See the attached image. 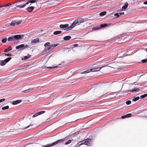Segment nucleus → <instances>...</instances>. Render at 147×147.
<instances>
[{
    "label": "nucleus",
    "mask_w": 147,
    "mask_h": 147,
    "mask_svg": "<svg viewBox=\"0 0 147 147\" xmlns=\"http://www.w3.org/2000/svg\"><path fill=\"white\" fill-rule=\"evenodd\" d=\"M84 18H78L70 26L68 27V28H66L65 30L67 31L70 30L73 28L76 24H79L84 22Z\"/></svg>",
    "instance_id": "obj_1"
},
{
    "label": "nucleus",
    "mask_w": 147,
    "mask_h": 147,
    "mask_svg": "<svg viewBox=\"0 0 147 147\" xmlns=\"http://www.w3.org/2000/svg\"><path fill=\"white\" fill-rule=\"evenodd\" d=\"M27 0H20L18 2H19L18 5L17 4L16 6L17 7L21 8H24L26 5L28 4V3Z\"/></svg>",
    "instance_id": "obj_2"
},
{
    "label": "nucleus",
    "mask_w": 147,
    "mask_h": 147,
    "mask_svg": "<svg viewBox=\"0 0 147 147\" xmlns=\"http://www.w3.org/2000/svg\"><path fill=\"white\" fill-rule=\"evenodd\" d=\"M67 139V137H65L63 139H61L59 140H57L55 142L51 144H47L45 146H44V147H50L51 146L55 145L58 144L61 142L64 141V140H66Z\"/></svg>",
    "instance_id": "obj_3"
},
{
    "label": "nucleus",
    "mask_w": 147,
    "mask_h": 147,
    "mask_svg": "<svg viewBox=\"0 0 147 147\" xmlns=\"http://www.w3.org/2000/svg\"><path fill=\"white\" fill-rule=\"evenodd\" d=\"M91 139H87L79 142L77 143V145L78 146L84 144L88 146H90L91 143Z\"/></svg>",
    "instance_id": "obj_4"
},
{
    "label": "nucleus",
    "mask_w": 147,
    "mask_h": 147,
    "mask_svg": "<svg viewBox=\"0 0 147 147\" xmlns=\"http://www.w3.org/2000/svg\"><path fill=\"white\" fill-rule=\"evenodd\" d=\"M11 59V57H8L3 60H0V65L3 66L9 61Z\"/></svg>",
    "instance_id": "obj_5"
},
{
    "label": "nucleus",
    "mask_w": 147,
    "mask_h": 147,
    "mask_svg": "<svg viewBox=\"0 0 147 147\" xmlns=\"http://www.w3.org/2000/svg\"><path fill=\"white\" fill-rule=\"evenodd\" d=\"M58 45V44H54L53 45H52L49 46L47 48L46 50V51L48 53L51 51L52 49H53L55 47Z\"/></svg>",
    "instance_id": "obj_6"
},
{
    "label": "nucleus",
    "mask_w": 147,
    "mask_h": 147,
    "mask_svg": "<svg viewBox=\"0 0 147 147\" xmlns=\"http://www.w3.org/2000/svg\"><path fill=\"white\" fill-rule=\"evenodd\" d=\"M22 21L19 20L18 21L15 20L12 21L10 24V26H14L15 25H18Z\"/></svg>",
    "instance_id": "obj_7"
},
{
    "label": "nucleus",
    "mask_w": 147,
    "mask_h": 147,
    "mask_svg": "<svg viewBox=\"0 0 147 147\" xmlns=\"http://www.w3.org/2000/svg\"><path fill=\"white\" fill-rule=\"evenodd\" d=\"M39 39L38 38H36L33 39L31 41V43L30 44V46H32L34 44L38 42H39Z\"/></svg>",
    "instance_id": "obj_8"
},
{
    "label": "nucleus",
    "mask_w": 147,
    "mask_h": 147,
    "mask_svg": "<svg viewBox=\"0 0 147 147\" xmlns=\"http://www.w3.org/2000/svg\"><path fill=\"white\" fill-rule=\"evenodd\" d=\"M45 112V111H41L40 112H39L35 114L33 116H32V117H36L40 115L41 114H43Z\"/></svg>",
    "instance_id": "obj_9"
},
{
    "label": "nucleus",
    "mask_w": 147,
    "mask_h": 147,
    "mask_svg": "<svg viewBox=\"0 0 147 147\" xmlns=\"http://www.w3.org/2000/svg\"><path fill=\"white\" fill-rule=\"evenodd\" d=\"M103 67H98L90 69L91 70V71H100V69Z\"/></svg>",
    "instance_id": "obj_10"
},
{
    "label": "nucleus",
    "mask_w": 147,
    "mask_h": 147,
    "mask_svg": "<svg viewBox=\"0 0 147 147\" xmlns=\"http://www.w3.org/2000/svg\"><path fill=\"white\" fill-rule=\"evenodd\" d=\"M68 26V24H61L59 26V27L61 28H65L64 29L65 30H66L65 29L67 28H68V27H67ZM66 31H67V30H66Z\"/></svg>",
    "instance_id": "obj_11"
},
{
    "label": "nucleus",
    "mask_w": 147,
    "mask_h": 147,
    "mask_svg": "<svg viewBox=\"0 0 147 147\" xmlns=\"http://www.w3.org/2000/svg\"><path fill=\"white\" fill-rule=\"evenodd\" d=\"M22 36L23 37L22 35H16L13 36V38H14V40H18L20 39L21 38Z\"/></svg>",
    "instance_id": "obj_12"
},
{
    "label": "nucleus",
    "mask_w": 147,
    "mask_h": 147,
    "mask_svg": "<svg viewBox=\"0 0 147 147\" xmlns=\"http://www.w3.org/2000/svg\"><path fill=\"white\" fill-rule=\"evenodd\" d=\"M34 7L32 6H30L28 7L26 10L29 12H32L34 9Z\"/></svg>",
    "instance_id": "obj_13"
},
{
    "label": "nucleus",
    "mask_w": 147,
    "mask_h": 147,
    "mask_svg": "<svg viewBox=\"0 0 147 147\" xmlns=\"http://www.w3.org/2000/svg\"><path fill=\"white\" fill-rule=\"evenodd\" d=\"M24 44H21L20 45L17 46L16 48V49H24Z\"/></svg>",
    "instance_id": "obj_14"
},
{
    "label": "nucleus",
    "mask_w": 147,
    "mask_h": 147,
    "mask_svg": "<svg viewBox=\"0 0 147 147\" xmlns=\"http://www.w3.org/2000/svg\"><path fill=\"white\" fill-rule=\"evenodd\" d=\"M31 57V55L29 54H28L27 56H24L22 58V60H26L29 58Z\"/></svg>",
    "instance_id": "obj_15"
},
{
    "label": "nucleus",
    "mask_w": 147,
    "mask_h": 147,
    "mask_svg": "<svg viewBox=\"0 0 147 147\" xmlns=\"http://www.w3.org/2000/svg\"><path fill=\"white\" fill-rule=\"evenodd\" d=\"M27 2L28 3V4L29 3H31L30 4V5H31V3H35V2H38V0H27Z\"/></svg>",
    "instance_id": "obj_16"
},
{
    "label": "nucleus",
    "mask_w": 147,
    "mask_h": 147,
    "mask_svg": "<svg viewBox=\"0 0 147 147\" xmlns=\"http://www.w3.org/2000/svg\"><path fill=\"white\" fill-rule=\"evenodd\" d=\"M22 101L21 100H17L15 101H13L12 103L13 105H16L17 104Z\"/></svg>",
    "instance_id": "obj_17"
},
{
    "label": "nucleus",
    "mask_w": 147,
    "mask_h": 147,
    "mask_svg": "<svg viewBox=\"0 0 147 147\" xmlns=\"http://www.w3.org/2000/svg\"><path fill=\"white\" fill-rule=\"evenodd\" d=\"M140 90V89L138 88H137L135 89H133L132 90H129L127 91V92H132L133 91H135L136 92H138Z\"/></svg>",
    "instance_id": "obj_18"
},
{
    "label": "nucleus",
    "mask_w": 147,
    "mask_h": 147,
    "mask_svg": "<svg viewBox=\"0 0 147 147\" xmlns=\"http://www.w3.org/2000/svg\"><path fill=\"white\" fill-rule=\"evenodd\" d=\"M90 72H91V69H87V70H86V71H84L82 72L81 73V74H85L88 73Z\"/></svg>",
    "instance_id": "obj_19"
},
{
    "label": "nucleus",
    "mask_w": 147,
    "mask_h": 147,
    "mask_svg": "<svg viewBox=\"0 0 147 147\" xmlns=\"http://www.w3.org/2000/svg\"><path fill=\"white\" fill-rule=\"evenodd\" d=\"M128 6V4L126 2L124 5L122 7V9H126Z\"/></svg>",
    "instance_id": "obj_20"
},
{
    "label": "nucleus",
    "mask_w": 147,
    "mask_h": 147,
    "mask_svg": "<svg viewBox=\"0 0 147 147\" xmlns=\"http://www.w3.org/2000/svg\"><path fill=\"white\" fill-rule=\"evenodd\" d=\"M71 38V37L70 36H66L64 37L63 39L65 40H67Z\"/></svg>",
    "instance_id": "obj_21"
},
{
    "label": "nucleus",
    "mask_w": 147,
    "mask_h": 147,
    "mask_svg": "<svg viewBox=\"0 0 147 147\" xmlns=\"http://www.w3.org/2000/svg\"><path fill=\"white\" fill-rule=\"evenodd\" d=\"M8 40L9 41L14 40L13 36L9 37L8 38Z\"/></svg>",
    "instance_id": "obj_22"
},
{
    "label": "nucleus",
    "mask_w": 147,
    "mask_h": 147,
    "mask_svg": "<svg viewBox=\"0 0 147 147\" xmlns=\"http://www.w3.org/2000/svg\"><path fill=\"white\" fill-rule=\"evenodd\" d=\"M109 25L108 24H102L100 25V27L101 28H104L107 26Z\"/></svg>",
    "instance_id": "obj_23"
},
{
    "label": "nucleus",
    "mask_w": 147,
    "mask_h": 147,
    "mask_svg": "<svg viewBox=\"0 0 147 147\" xmlns=\"http://www.w3.org/2000/svg\"><path fill=\"white\" fill-rule=\"evenodd\" d=\"M61 31H55L54 33L53 34L54 35H57L58 34H60L61 33Z\"/></svg>",
    "instance_id": "obj_24"
},
{
    "label": "nucleus",
    "mask_w": 147,
    "mask_h": 147,
    "mask_svg": "<svg viewBox=\"0 0 147 147\" xmlns=\"http://www.w3.org/2000/svg\"><path fill=\"white\" fill-rule=\"evenodd\" d=\"M9 108V107L8 106H7L5 107H3L1 109L3 110H5L7 109H8Z\"/></svg>",
    "instance_id": "obj_25"
},
{
    "label": "nucleus",
    "mask_w": 147,
    "mask_h": 147,
    "mask_svg": "<svg viewBox=\"0 0 147 147\" xmlns=\"http://www.w3.org/2000/svg\"><path fill=\"white\" fill-rule=\"evenodd\" d=\"M3 7V8L1 9V11L2 12H4L7 11V9H6L5 8H4V7Z\"/></svg>",
    "instance_id": "obj_26"
},
{
    "label": "nucleus",
    "mask_w": 147,
    "mask_h": 147,
    "mask_svg": "<svg viewBox=\"0 0 147 147\" xmlns=\"http://www.w3.org/2000/svg\"><path fill=\"white\" fill-rule=\"evenodd\" d=\"M106 12L103 11V12L100 13V16H104L105 14H106Z\"/></svg>",
    "instance_id": "obj_27"
},
{
    "label": "nucleus",
    "mask_w": 147,
    "mask_h": 147,
    "mask_svg": "<svg viewBox=\"0 0 147 147\" xmlns=\"http://www.w3.org/2000/svg\"><path fill=\"white\" fill-rule=\"evenodd\" d=\"M140 98L139 96H137L135 98H134L133 100L132 101H136L137 100L139 99Z\"/></svg>",
    "instance_id": "obj_28"
},
{
    "label": "nucleus",
    "mask_w": 147,
    "mask_h": 147,
    "mask_svg": "<svg viewBox=\"0 0 147 147\" xmlns=\"http://www.w3.org/2000/svg\"><path fill=\"white\" fill-rule=\"evenodd\" d=\"M11 5V4L9 3V4H6V5H4L3 6H1V5L0 6H1V8H2V7H7V6H8L9 5Z\"/></svg>",
    "instance_id": "obj_29"
},
{
    "label": "nucleus",
    "mask_w": 147,
    "mask_h": 147,
    "mask_svg": "<svg viewBox=\"0 0 147 147\" xmlns=\"http://www.w3.org/2000/svg\"><path fill=\"white\" fill-rule=\"evenodd\" d=\"M51 0V3H50V1H49L47 2L48 4H51L53 3L55 1V0Z\"/></svg>",
    "instance_id": "obj_30"
},
{
    "label": "nucleus",
    "mask_w": 147,
    "mask_h": 147,
    "mask_svg": "<svg viewBox=\"0 0 147 147\" xmlns=\"http://www.w3.org/2000/svg\"><path fill=\"white\" fill-rule=\"evenodd\" d=\"M50 45V43L49 42H47V43L45 44L44 45V46L45 47H47V46H49Z\"/></svg>",
    "instance_id": "obj_31"
},
{
    "label": "nucleus",
    "mask_w": 147,
    "mask_h": 147,
    "mask_svg": "<svg viewBox=\"0 0 147 147\" xmlns=\"http://www.w3.org/2000/svg\"><path fill=\"white\" fill-rule=\"evenodd\" d=\"M7 40L6 38H3L2 40V42L3 43H5L7 41Z\"/></svg>",
    "instance_id": "obj_32"
},
{
    "label": "nucleus",
    "mask_w": 147,
    "mask_h": 147,
    "mask_svg": "<svg viewBox=\"0 0 147 147\" xmlns=\"http://www.w3.org/2000/svg\"><path fill=\"white\" fill-rule=\"evenodd\" d=\"M147 96V94H145L144 95H142L141 96V98H144L146 97Z\"/></svg>",
    "instance_id": "obj_33"
},
{
    "label": "nucleus",
    "mask_w": 147,
    "mask_h": 147,
    "mask_svg": "<svg viewBox=\"0 0 147 147\" xmlns=\"http://www.w3.org/2000/svg\"><path fill=\"white\" fill-rule=\"evenodd\" d=\"M71 142V140H69L67 141V142H66L65 144V145H67L68 144L70 143Z\"/></svg>",
    "instance_id": "obj_34"
},
{
    "label": "nucleus",
    "mask_w": 147,
    "mask_h": 147,
    "mask_svg": "<svg viewBox=\"0 0 147 147\" xmlns=\"http://www.w3.org/2000/svg\"><path fill=\"white\" fill-rule=\"evenodd\" d=\"M132 116V115L130 113H129L127 114V115H126V116L127 117H131Z\"/></svg>",
    "instance_id": "obj_35"
},
{
    "label": "nucleus",
    "mask_w": 147,
    "mask_h": 147,
    "mask_svg": "<svg viewBox=\"0 0 147 147\" xmlns=\"http://www.w3.org/2000/svg\"><path fill=\"white\" fill-rule=\"evenodd\" d=\"M58 67V66H55V67H46V68H47L53 69V68H54L55 67Z\"/></svg>",
    "instance_id": "obj_36"
},
{
    "label": "nucleus",
    "mask_w": 147,
    "mask_h": 147,
    "mask_svg": "<svg viewBox=\"0 0 147 147\" xmlns=\"http://www.w3.org/2000/svg\"><path fill=\"white\" fill-rule=\"evenodd\" d=\"M126 104L127 105H129L131 103V101L130 100H128L126 102Z\"/></svg>",
    "instance_id": "obj_37"
},
{
    "label": "nucleus",
    "mask_w": 147,
    "mask_h": 147,
    "mask_svg": "<svg viewBox=\"0 0 147 147\" xmlns=\"http://www.w3.org/2000/svg\"><path fill=\"white\" fill-rule=\"evenodd\" d=\"M147 61V59H144L142 60V62L143 63H145Z\"/></svg>",
    "instance_id": "obj_38"
},
{
    "label": "nucleus",
    "mask_w": 147,
    "mask_h": 147,
    "mask_svg": "<svg viewBox=\"0 0 147 147\" xmlns=\"http://www.w3.org/2000/svg\"><path fill=\"white\" fill-rule=\"evenodd\" d=\"M114 16L116 17V18H118L119 16V13H117L115 14Z\"/></svg>",
    "instance_id": "obj_39"
},
{
    "label": "nucleus",
    "mask_w": 147,
    "mask_h": 147,
    "mask_svg": "<svg viewBox=\"0 0 147 147\" xmlns=\"http://www.w3.org/2000/svg\"><path fill=\"white\" fill-rule=\"evenodd\" d=\"M99 27H94L92 28V30H98V29H99Z\"/></svg>",
    "instance_id": "obj_40"
},
{
    "label": "nucleus",
    "mask_w": 147,
    "mask_h": 147,
    "mask_svg": "<svg viewBox=\"0 0 147 147\" xmlns=\"http://www.w3.org/2000/svg\"><path fill=\"white\" fill-rule=\"evenodd\" d=\"M5 55L6 56H11V55L10 53H8V54H5Z\"/></svg>",
    "instance_id": "obj_41"
},
{
    "label": "nucleus",
    "mask_w": 147,
    "mask_h": 147,
    "mask_svg": "<svg viewBox=\"0 0 147 147\" xmlns=\"http://www.w3.org/2000/svg\"><path fill=\"white\" fill-rule=\"evenodd\" d=\"M5 100V99L4 98H3L0 100V103L1 102L4 101Z\"/></svg>",
    "instance_id": "obj_42"
},
{
    "label": "nucleus",
    "mask_w": 147,
    "mask_h": 147,
    "mask_svg": "<svg viewBox=\"0 0 147 147\" xmlns=\"http://www.w3.org/2000/svg\"><path fill=\"white\" fill-rule=\"evenodd\" d=\"M7 49H8V51H11L12 49L11 47H9Z\"/></svg>",
    "instance_id": "obj_43"
},
{
    "label": "nucleus",
    "mask_w": 147,
    "mask_h": 147,
    "mask_svg": "<svg viewBox=\"0 0 147 147\" xmlns=\"http://www.w3.org/2000/svg\"><path fill=\"white\" fill-rule=\"evenodd\" d=\"M79 131L77 132L76 133H75L73 134L74 136H76V135L78 134Z\"/></svg>",
    "instance_id": "obj_44"
},
{
    "label": "nucleus",
    "mask_w": 147,
    "mask_h": 147,
    "mask_svg": "<svg viewBox=\"0 0 147 147\" xmlns=\"http://www.w3.org/2000/svg\"><path fill=\"white\" fill-rule=\"evenodd\" d=\"M127 118V117H126V115H124V116H122L121 117V118H122V119H124V118Z\"/></svg>",
    "instance_id": "obj_45"
},
{
    "label": "nucleus",
    "mask_w": 147,
    "mask_h": 147,
    "mask_svg": "<svg viewBox=\"0 0 147 147\" xmlns=\"http://www.w3.org/2000/svg\"><path fill=\"white\" fill-rule=\"evenodd\" d=\"M124 14V13L123 12H119V14L120 15H123Z\"/></svg>",
    "instance_id": "obj_46"
},
{
    "label": "nucleus",
    "mask_w": 147,
    "mask_h": 147,
    "mask_svg": "<svg viewBox=\"0 0 147 147\" xmlns=\"http://www.w3.org/2000/svg\"><path fill=\"white\" fill-rule=\"evenodd\" d=\"M73 46L74 47H77L78 46V44H74L73 45Z\"/></svg>",
    "instance_id": "obj_47"
},
{
    "label": "nucleus",
    "mask_w": 147,
    "mask_h": 147,
    "mask_svg": "<svg viewBox=\"0 0 147 147\" xmlns=\"http://www.w3.org/2000/svg\"><path fill=\"white\" fill-rule=\"evenodd\" d=\"M8 49H5L4 51V52H8V51H8Z\"/></svg>",
    "instance_id": "obj_48"
},
{
    "label": "nucleus",
    "mask_w": 147,
    "mask_h": 147,
    "mask_svg": "<svg viewBox=\"0 0 147 147\" xmlns=\"http://www.w3.org/2000/svg\"><path fill=\"white\" fill-rule=\"evenodd\" d=\"M33 89V88H30L29 89H28L27 90H26L25 91H26L27 90H32V89Z\"/></svg>",
    "instance_id": "obj_49"
},
{
    "label": "nucleus",
    "mask_w": 147,
    "mask_h": 147,
    "mask_svg": "<svg viewBox=\"0 0 147 147\" xmlns=\"http://www.w3.org/2000/svg\"><path fill=\"white\" fill-rule=\"evenodd\" d=\"M28 45H24V49L26 48V47H28Z\"/></svg>",
    "instance_id": "obj_50"
},
{
    "label": "nucleus",
    "mask_w": 147,
    "mask_h": 147,
    "mask_svg": "<svg viewBox=\"0 0 147 147\" xmlns=\"http://www.w3.org/2000/svg\"><path fill=\"white\" fill-rule=\"evenodd\" d=\"M144 4H146V5H147V1L144 2Z\"/></svg>",
    "instance_id": "obj_51"
},
{
    "label": "nucleus",
    "mask_w": 147,
    "mask_h": 147,
    "mask_svg": "<svg viewBox=\"0 0 147 147\" xmlns=\"http://www.w3.org/2000/svg\"><path fill=\"white\" fill-rule=\"evenodd\" d=\"M30 126V125H29L28 126H27L26 127L24 128V129L27 128H28Z\"/></svg>",
    "instance_id": "obj_52"
},
{
    "label": "nucleus",
    "mask_w": 147,
    "mask_h": 147,
    "mask_svg": "<svg viewBox=\"0 0 147 147\" xmlns=\"http://www.w3.org/2000/svg\"><path fill=\"white\" fill-rule=\"evenodd\" d=\"M1 7H2L1 6H0V8H1Z\"/></svg>",
    "instance_id": "obj_53"
}]
</instances>
